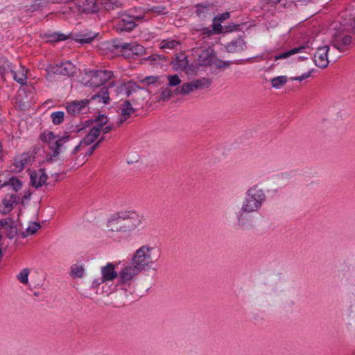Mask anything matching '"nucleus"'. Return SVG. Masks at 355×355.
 <instances>
[{
  "label": "nucleus",
  "instance_id": "1",
  "mask_svg": "<svg viewBox=\"0 0 355 355\" xmlns=\"http://www.w3.org/2000/svg\"><path fill=\"white\" fill-rule=\"evenodd\" d=\"M143 216L133 210L119 211L112 215L106 223L107 231L111 234L130 233L141 225Z\"/></svg>",
  "mask_w": 355,
  "mask_h": 355
},
{
  "label": "nucleus",
  "instance_id": "2",
  "mask_svg": "<svg viewBox=\"0 0 355 355\" xmlns=\"http://www.w3.org/2000/svg\"><path fill=\"white\" fill-rule=\"evenodd\" d=\"M266 200L264 191L257 186L250 187L246 192L241 207L245 211L256 212Z\"/></svg>",
  "mask_w": 355,
  "mask_h": 355
},
{
  "label": "nucleus",
  "instance_id": "3",
  "mask_svg": "<svg viewBox=\"0 0 355 355\" xmlns=\"http://www.w3.org/2000/svg\"><path fill=\"white\" fill-rule=\"evenodd\" d=\"M155 251L154 248L148 245H144L135 251L131 261L133 264L143 271L146 267L151 266L158 259V256Z\"/></svg>",
  "mask_w": 355,
  "mask_h": 355
},
{
  "label": "nucleus",
  "instance_id": "4",
  "mask_svg": "<svg viewBox=\"0 0 355 355\" xmlns=\"http://www.w3.org/2000/svg\"><path fill=\"white\" fill-rule=\"evenodd\" d=\"M48 81L54 80L55 76H71L76 72V67L69 61L56 64H49L45 69Z\"/></svg>",
  "mask_w": 355,
  "mask_h": 355
},
{
  "label": "nucleus",
  "instance_id": "5",
  "mask_svg": "<svg viewBox=\"0 0 355 355\" xmlns=\"http://www.w3.org/2000/svg\"><path fill=\"white\" fill-rule=\"evenodd\" d=\"M112 76V71L108 70L89 71L85 72L83 79L86 80V86L98 87L108 81Z\"/></svg>",
  "mask_w": 355,
  "mask_h": 355
},
{
  "label": "nucleus",
  "instance_id": "6",
  "mask_svg": "<svg viewBox=\"0 0 355 355\" xmlns=\"http://www.w3.org/2000/svg\"><path fill=\"white\" fill-rule=\"evenodd\" d=\"M114 46L116 49H121L122 51V55L125 58H131L134 55L141 56L143 55L145 52V48L137 43H127V42H114Z\"/></svg>",
  "mask_w": 355,
  "mask_h": 355
},
{
  "label": "nucleus",
  "instance_id": "7",
  "mask_svg": "<svg viewBox=\"0 0 355 355\" xmlns=\"http://www.w3.org/2000/svg\"><path fill=\"white\" fill-rule=\"evenodd\" d=\"M142 272L139 267L131 261L125 264L119 272V282L120 284H130L136 276Z\"/></svg>",
  "mask_w": 355,
  "mask_h": 355
},
{
  "label": "nucleus",
  "instance_id": "8",
  "mask_svg": "<svg viewBox=\"0 0 355 355\" xmlns=\"http://www.w3.org/2000/svg\"><path fill=\"white\" fill-rule=\"evenodd\" d=\"M352 36L347 30L336 31L333 35L331 40V45L340 51H343L351 44Z\"/></svg>",
  "mask_w": 355,
  "mask_h": 355
},
{
  "label": "nucleus",
  "instance_id": "9",
  "mask_svg": "<svg viewBox=\"0 0 355 355\" xmlns=\"http://www.w3.org/2000/svg\"><path fill=\"white\" fill-rule=\"evenodd\" d=\"M329 51V45H324L317 48L314 53L313 61L315 64L320 68L325 69L329 63L328 53Z\"/></svg>",
  "mask_w": 355,
  "mask_h": 355
},
{
  "label": "nucleus",
  "instance_id": "10",
  "mask_svg": "<svg viewBox=\"0 0 355 355\" xmlns=\"http://www.w3.org/2000/svg\"><path fill=\"white\" fill-rule=\"evenodd\" d=\"M211 81L206 78H201L199 79L193 80L191 82L183 84L182 85L181 92L184 93V94H189L193 91L208 87Z\"/></svg>",
  "mask_w": 355,
  "mask_h": 355
},
{
  "label": "nucleus",
  "instance_id": "11",
  "mask_svg": "<svg viewBox=\"0 0 355 355\" xmlns=\"http://www.w3.org/2000/svg\"><path fill=\"white\" fill-rule=\"evenodd\" d=\"M144 17V14H139L138 15H134L133 14L128 15H123L119 24L121 26V30L127 32L131 31L136 26V24L134 21V20H140L142 19Z\"/></svg>",
  "mask_w": 355,
  "mask_h": 355
},
{
  "label": "nucleus",
  "instance_id": "12",
  "mask_svg": "<svg viewBox=\"0 0 355 355\" xmlns=\"http://www.w3.org/2000/svg\"><path fill=\"white\" fill-rule=\"evenodd\" d=\"M0 231H3L10 239H13L17 233V227L11 218L0 220Z\"/></svg>",
  "mask_w": 355,
  "mask_h": 355
},
{
  "label": "nucleus",
  "instance_id": "13",
  "mask_svg": "<svg viewBox=\"0 0 355 355\" xmlns=\"http://www.w3.org/2000/svg\"><path fill=\"white\" fill-rule=\"evenodd\" d=\"M30 176L31 184L36 189L42 187L46 184L47 180V175L44 168L31 172Z\"/></svg>",
  "mask_w": 355,
  "mask_h": 355
},
{
  "label": "nucleus",
  "instance_id": "14",
  "mask_svg": "<svg viewBox=\"0 0 355 355\" xmlns=\"http://www.w3.org/2000/svg\"><path fill=\"white\" fill-rule=\"evenodd\" d=\"M19 200V197L17 194L6 195L0 205V211L3 214L9 213L12 209L13 205L18 204Z\"/></svg>",
  "mask_w": 355,
  "mask_h": 355
},
{
  "label": "nucleus",
  "instance_id": "15",
  "mask_svg": "<svg viewBox=\"0 0 355 355\" xmlns=\"http://www.w3.org/2000/svg\"><path fill=\"white\" fill-rule=\"evenodd\" d=\"M89 100L74 101L67 106L68 113L72 115H77L82 112L88 105Z\"/></svg>",
  "mask_w": 355,
  "mask_h": 355
},
{
  "label": "nucleus",
  "instance_id": "16",
  "mask_svg": "<svg viewBox=\"0 0 355 355\" xmlns=\"http://www.w3.org/2000/svg\"><path fill=\"white\" fill-rule=\"evenodd\" d=\"M115 266L111 263L101 267V276L105 282H110L119 277V273L116 271Z\"/></svg>",
  "mask_w": 355,
  "mask_h": 355
},
{
  "label": "nucleus",
  "instance_id": "17",
  "mask_svg": "<svg viewBox=\"0 0 355 355\" xmlns=\"http://www.w3.org/2000/svg\"><path fill=\"white\" fill-rule=\"evenodd\" d=\"M119 109L121 110L119 116L120 124L125 122L136 111L129 101H125L121 103Z\"/></svg>",
  "mask_w": 355,
  "mask_h": 355
},
{
  "label": "nucleus",
  "instance_id": "18",
  "mask_svg": "<svg viewBox=\"0 0 355 355\" xmlns=\"http://www.w3.org/2000/svg\"><path fill=\"white\" fill-rule=\"evenodd\" d=\"M214 58V50L208 48L201 51L198 55V64L202 66H209L212 64Z\"/></svg>",
  "mask_w": 355,
  "mask_h": 355
},
{
  "label": "nucleus",
  "instance_id": "19",
  "mask_svg": "<svg viewBox=\"0 0 355 355\" xmlns=\"http://www.w3.org/2000/svg\"><path fill=\"white\" fill-rule=\"evenodd\" d=\"M32 161H33V157L29 153H24L18 155L14 159L15 170L18 172L21 171L24 168L25 166Z\"/></svg>",
  "mask_w": 355,
  "mask_h": 355
},
{
  "label": "nucleus",
  "instance_id": "20",
  "mask_svg": "<svg viewBox=\"0 0 355 355\" xmlns=\"http://www.w3.org/2000/svg\"><path fill=\"white\" fill-rule=\"evenodd\" d=\"M252 211H245L241 207L237 214L238 225L242 227H249L252 225V218L250 215Z\"/></svg>",
  "mask_w": 355,
  "mask_h": 355
},
{
  "label": "nucleus",
  "instance_id": "21",
  "mask_svg": "<svg viewBox=\"0 0 355 355\" xmlns=\"http://www.w3.org/2000/svg\"><path fill=\"white\" fill-rule=\"evenodd\" d=\"M225 48L229 53H237L245 50L247 46L243 39L238 37L229 42Z\"/></svg>",
  "mask_w": 355,
  "mask_h": 355
},
{
  "label": "nucleus",
  "instance_id": "22",
  "mask_svg": "<svg viewBox=\"0 0 355 355\" xmlns=\"http://www.w3.org/2000/svg\"><path fill=\"white\" fill-rule=\"evenodd\" d=\"M70 140V136L67 132L64 133L63 136H60L57 141L58 146L54 147L52 150V157H57L63 149H66L68 147L67 144Z\"/></svg>",
  "mask_w": 355,
  "mask_h": 355
},
{
  "label": "nucleus",
  "instance_id": "23",
  "mask_svg": "<svg viewBox=\"0 0 355 355\" xmlns=\"http://www.w3.org/2000/svg\"><path fill=\"white\" fill-rule=\"evenodd\" d=\"M26 70L21 65H20L19 69L17 71L14 69L13 67H12V70H10L13 79L21 85L26 83Z\"/></svg>",
  "mask_w": 355,
  "mask_h": 355
},
{
  "label": "nucleus",
  "instance_id": "24",
  "mask_svg": "<svg viewBox=\"0 0 355 355\" xmlns=\"http://www.w3.org/2000/svg\"><path fill=\"white\" fill-rule=\"evenodd\" d=\"M60 136L55 135L53 132H44L42 135V140L49 144V148L53 150L54 147L58 146L57 141Z\"/></svg>",
  "mask_w": 355,
  "mask_h": 355
},
{
  "label": "nucleus",
  "instance_id": "25",
  "mask_svg": "<svg viewBox=\"0 0 355 355\" xmlns=\"http://www.w3.org/2000/svg\"><path fill=\"white\" fill-rule=\"evenodd\" d=\"M97 35L96 33H91V32H87V33H76L74 35V40L79 43H85L89 44L92 42V40L96 37Z\"/></svg>",
  "mask_w": 355,
  "mask_h": 355
},
{
  "label": "nucleus",
  "instance_id": "26",
  "mask_svg": "<svg viewBox=\"0 0 355 355\" xmlns=\"http://www.w3.org/2000/svg\"><path fill=\"white\" fill-rule=\"evenodd\" d=\"M139 89V87L136 83L131 82L121 86V92H123L127 97L137 92Z\"/></svg>",
  "mask_w": 355,
  "mask_h": 355
},
{
  "label": "nucleus",
  "instance_id": "27",
  "mask_svg": "<svg viewBox=\"0 0 355 355\" xmlns=\"http://www.w3.org/2000/svg\"><path fill=\"white\" fill-rule=\"evenodd\" d=\"M98 137V130L91 129L89 133L81 140V144H83L84 146H87L93 144Z\"/></svg>",
  "mask_w": 355,
  "mask_h": 355
},
{
  "label": "nucleus",
  "instance_id": "28",
  "mask_svg": "<svg viewBox=\"0 0 355 355\" xmlns=\"http://www.w3.org/2000/svg\"><path fill=\"white\" fill-rule=\"evenodd\" d=\"M7 186H10L14 191H18L21 189L22 182L18 178H12L8 182L0 183V189Z\"/></svg>",
  "mask_w": 355,
  "mask_h": 355
},
{
  "label": "nucleus",
  "instance_id": "29",
  "mask_svg": "<svg viewBox=\"0 0 355 355\" xmlns=\"http://www.w3.org/2000/svg\"><path fill=\"white\" fill-rule=\"evenodd\" d=\"M306 46H301L300 47L293 48L286 52L279 54L275 56V60L279 59H286L293 55H295L298 53L304 52V50L306 49Z\"/></svg>",
  "mask_w": 355,
  "mask_h": 355
},
{
  "label": "nucleus",
  "instance_id": "30",
  "mask_svg": "<svg viewBox=\"0 0 355 355\" xmlns=\"http://www.w3.org/2000/svg\"><path fill=\"white\" fill-rule=\"evenodd\" d=\"M145 60L149 61L150 64L155 67L162 66V64L166 61L164 56L157 54H153L146 58Z\"/></svg>",
  "mask_w": 355,
  "mask_h": 355
},
{
  "label": "nucleus",
  "instance_id": "31",
  "mask_svg": "<svg viewBox=\"0 0 355 355\" xmlns=\"http://www.w3.org/2000/svg\"><path fill=\"white\" fill-rule=\"evenodd\" d=\"M187 64V58L184 55L177 57L176 60L172 62L173 67L176 70H184Z\"/></svg>",
  "mask_w": 355,
  "mask_h": 355
},
{
  "label": "nucleus",
  "instance_id": "32",
  "mask_svg": "<svg viewBox=\"0 0 355 355\" xmlns=\"http://www.w3.org/2000/svg\"><path fill=\"white\" fill-rule=\"evenodd\" d=\"M40 223L35 222L31 223L26 230L21 233V237L25 238L28 235L34 234L40 228Z\"/></svg>",
  "mask_w": 355,
  "mask_h": 355
},
{
  "label": "nucleus",
  "instance_id": "33",
  "mask_svg": "<svg viewBox=\"0 0 355 355\" xmlns=\"http://www.w3.org/2000/svg\"><path fill=\"white\" fill-rule=\"evenodd\" d=\"M12 64L4 58H0V76H3L6 73L10 72Z\"/></svg>",
  "mask_w": 355,
  "mask_h": 355
},
{
  "label": "nucleus",
  "instance_id": "34",
  "mask_svg": "<svg viewBox=\"0 0 355 355\" xmlns=\"http://www.w3.org/2000/svg\"><path fill=\"white\" fill-rule=\"evenodd\" d=\"M71 274L76 278H82L85 275V269L82 265L74 264L71 268Z\"/></svg>",
  "mask_w": 355,
  "mask_h": 355
},
{
  "label": "nucleus",
  "instance_id": "35",
  "mask_svg": "<svg viewBox=\"0 0 355 355\" xmlns=\"http://www.w3.org/2000/svg\"><path fill=\"white\" fill-rule=\"evenodd\" d=\"M45 38L47 39V42H55L64 40L67 38V37L62 33H53L45 34Z\"/></svg>",
  "mask_w": 355,
  "mask_h": 355
},
{
  "label": "nucleus",
  "instance_id": "36",
  "mask_svg": "<svg viewBox=\"0 0 355 355\" xmlns=\"http://www.w3.org/2000/svg\"><path fill=\"white\" fill-rule=\"evenodd\" d=\"M96 98H101L104 104H107L110 102V97L108 95V90L106 87H103L101 89V94H97L94 95L92 97V100H95Z\"/></svg>",
  "mask_w": 355,
  "mask_h": 355
},
{
  "label": "nucleus",
  "instance_id": "37",
  "mask_svg": "<svg viewBox=\"0 0 355 355\" xmlns=\"http://www.w3.org/2000/svg\"><path fill=\"white\" fill-rule=\"evenodd\" d=\"M144 13H147V12H155L158 15H166L167 13L166 12V8L164 6H153L152 8H144Z\"/></svg>",
  "mask_w": 355,
  "mask_h": 355
},
{
  "label": "nucleus",
  "instance_id": "38",
  "mask_svg": "<svg viewBox=\"0 0 355 355\" xmlns=\"http://www.w3.org/2000/svg\"><path fill=\"white\" fill-rule=\"evenodd\" d=\"M287 80H288V78L285 76H277V77L273 78L271 80V84L273 87L279 88L286 83Z\"/></svg>",
  "mask_w": 355,
  "mask_h": 355
},
{
  "label": "nucleus",
  "instance_id": "39",
  "mask_svg": "<svg viewBox=\"0 0 355 355\" xmlns=\"http://www.w3.org/2000/svg\"><path fill=\"white\" fill-rule=\"evenodd\" d=\"M30 270L28 268H24L17 275V279L24 284H27L28 282V275Z\"/></svg>",
  "mask_w": 355,
  "mask_h": 355
},
{
  "label": "nucleus",
  "instance_id": "40",
  "mask_svg": "<svg viewBox=\"0 0 355 355\" xmlns=\"http://www.w3.org/2000/svg\"><path fill=\"white\" fill-rule=\"evenodd\" d=\"M179 44V42L175 40H163L161 43V49H173Z\"/></svg>",
  "mask_w": 355,
  "mask_h": 355
},
{
  "label": "nucleus",
  "instance_id": "41",
  "mask_svg": "<svg viewBox=\"0 0 355 355\" xmlns=\"http://www.w3.org/2000/svg\"><path fill=\"white\" fill-rule=\"evenodd\" d=\"M64 113L61 111L55 112L51 114L52 121L55 125H59L64 121Z\"/></svg>",
  "mask_w": 355,
  "mask_h": 355
},
{
  "label": "nucleus",
  "instance_id": "42",
  "mask_svg": "<svg viewBox=\"0 0 355 355\" xmlns=\"http://www.w3.org/2000/svg\"><path fill=\"white\" fill-rule=\"evenodd\" d=\"M105 8L107 10H113L115 8H118L121 6V3L117 0H108L105 2Z\"/></svg>",
  "mask_w": 355,
  "mask_h": 355
},
{
  "label": "nucleus",
  "instance_id": "43",
  "mask_svg": "<svg viewBox=\"0 0 355 355\" xmlns=\"http://www.w3.org/2000/svg\"><path fill=\"white\" fill-rule=\"evenodd\" d=\"M167 79L168 80V85L171 87H175L181 83V80L178 75L168 76Z\"/></svg>",
  "mask_w": 355,
  "mask_h": 355
},
{
  "label": "nucleus",
  "instance_id": "44",
  "mask_svg": "<svg viewBox=\"0 0 355 355\" xmlns=\"http://www.w3.org/2000/svg\"><path fill=\"white\" fill-rule=\"evenodd\" d=\"M313 71H314V69H313L310 70L309 71H308L307 73H303L302 76H297V77H292V78H291V80L302 81L303 80H305V79L309 78L311 76V73Z\"/></svg>",
  "mask_w": 355,
  "mask_h": 355
},
{
  "label": "nucleus",
  "instance_id": "45",
  "mask_svg": "<svg viewBox=\"0 0 355 355\" xmlns=\"http://www.w3.org/2000/svg\"><path fill=\"white\" fill-rule=\"evenodd\" d=\"M196 8V14L198 16H201V15L207 13L209 10V6L198 5Z\"/></svg>",
  "mask_w": 355,
  "mask_h": 355
},
{
  "label": "nucleus",
  "instance_id": "46",
  "mask_svg": "<svg viewBox=\"0 0 355 355\" xmlns=\"http://www.w3.org/2000/svg\"><path fill=\"white\" fill-rule=\"evenodd\" d=\"M230 14L229 12H226L222 14H220L217 16H216L214 19L215 21H218V22H222L228 18H230Z\"/></svg>",
  "mask_w": 355,
  "mask_h": 355
},
{
  "label": "nucleus",
  "instance_id": "47",
  "mask_svg": "<svg viewBox=\"0 0 355 355\" xmlns=\"http://www.w3.org/2000/svg\"><path fill=\"white\" fill-rule=\"evenodd\" d=\"M104 282H106L105 281V279H103V277H98V278H96L94 279V281L92 282V286L94 288H96L98 287L99 285H101V284L104 283Z\"/></svg>",
  "mask_w": 355,
  "mask_h": 355
},
{
  "label": "nucleus",
  "instance_id": "48",
  "mask_svg": "<svg viewBox=\"0 0 355 355\" xmlns=\"http://www.w3.org/2000/svg\"><path fill=\"white\" fill-rule=\"evenodd\" d=\"M172 96V92L168 89V88H165L162 90V94H161V98L162 100L168 98Z\"/></svg>",
  "mask_w": 355,
  "mask_h": 355
},
{
  "label": "nucleus",
  "instance_id": "49",
  "mask_svg": "<svg viewBox=\"0 0 355 355\" xmlns=\"http://www.w3.org/2000/svg\"><path fill=\"white\" fill-rule=\"evenodd\" d=\"M220 23V22L215 21V19H214L213 31L218 33H221L223 29V27Z\"/></svg>",
  "mask_w": 355,
  "mask_h": 355
},
{
  "label": "nucleus",
  "instance_id": "50",
  "mask_svg": "<svg viewBox=\"0 0 355 355\" xmlns=\"http://www.w3.org/2000/svg\"><path fill=\"white\" fill-rule=\"evenodd\" d=\"M96 122L101 123V125H106L108 123L107 116L104 114H100L96 119Z\"/></svg>",
  "mask_w": 355,
  "mask_h": 355
},
{
  "label": "nucleus",
  "instance_id": "51",
  "mask_svg": "<svg viewBox=\"0 0 355 355\" xmlns=\"http://www.w3.org/2000/svg\"><path fill=\"white\" fill-rule=\"evenodd\" d=\"M157 81V78L155 76H148L142 80L143 83H146L147 85L155 83Z\"/></svg>",
  "mask_w": 355,
  "mask_h": 355
},
{
  "label": "nucleus",
  "instance_id": "52",
  "mask_svg": "<svg viewBox=\"0 0 355 355\" xmlns=\"http://www.w3.org/2000/svg\"><path fill=\"white\" fill-rule=\"evenodd\" d=\"M217 68H222V67H228L231 64L230 62H225L222 60H218L215 63Z\"/></svg>",
  "mask_w": 355,
  "mask_h": 355
},
{
  "label": "nucleus",
  "instance_id": "53",
  "mask_svg": "<svg viewBox=\"0 0 355 355\" xmlns=\"http://www.w3.org/2000/svg\"><path fill=\"white\" fill-rule=\"evenodd\" d=\"M99 146L98 143H96L91 146L86 153V156H90L93 154L94 150Z\"/></svg>",
  "mask_w": 355,
  "mask_h": 355
},
{
  "label": "nucleus",
  "instance_id": "54",
  "mask_svg": "<svg viewBox=\"0 0 355 355\" xmlns=\"http://www.w3.org/2000/svg\"><path fill=\"white\" fill-rule=\"evenodd\" d=\"M105 125H101V123L97 122L96 125L94 126L92 129L98 130V135L99 136L101 132L102 131Z\"/></svg>",
  "mask_w": 355,
  "mask_h": 355
},
{
  "label": "nucleus",
  "instance_id": "55",
  "mask_svg": "<svg viewBox=\"0 0 355 355\" xmlns=\"http://www.w3.org/2000/svg\"><path fill=\"white\" fill-rule=\"evenodd\" d=\"M83 144H81V141H80V143L76 146H75V148H73V151H72V154L74 155L76 153H77L82 147H83Z\"/></svg>",
  "mask_w": 355,
  "mask_h": 355
},
{
  "label": "nucleus",
  "instance_id": "56",
  "mask_svg": "<svg viewBox=\"0 0 355 355\" xmlns=\"http://www.w3.org/2000/svg\"><path fill=\"white\" fill-rule=\"evenodd\" d=\"M112 129H113V125H107V126L104 125V127H103V128L102 130V132H103L104 134H106V133L110 132Z\"/></svg>",
  "mask_w": 355,
  "mask_h": 355
},
{
  "label": "nucleus",
  "instance_id": "57",
  "mask_svg": "<svg viewBox=\"0 0 355 355\" xmlns=\"http://www.w3.org/2000/svg\"><path fill=\"white\" fill-rule=\"evenodd\" d=\"M351 33H355V19H353L350 23Z\"/></svg>",
  "mask_w": 355,
  "mask_h": 355
},
{
  "label": "nucleus",
  "instance_id": "58",
  "mask_svg": "<svg viewBox=\"0 0 355 355\" xmlns=\"http://www.w3.org/2000/svg\"><path fill=\"white\" fill-rule=\"evenodd\" d=\"M31 196V193L29 191H26L23 196V200L30 198Z\"/></svg>",
  "mask_w": 355,
  "mask_h": 355
},
{
  "label": "nucleus",
  "instance_id": "59",
  "mask_svg": "<svg viewBox=\"0 0 355 355\" xmlns=\"http://www.w3.org/2000/svg\"><path fill=\"white\" fill-rule=\"evenodd\" d=\"M181 91H182V87L180 88L175 89V93L176 94H184V93H182Z\"/></svg>",
  "mask_w": 355,
  "mask_h": 355
},
{
  "label": "nucleus",
  "instance_id": "60",
  "mask_svg": "<svg viewBox=\"0 0 355 355\" xmlns=\"http://www.w3.org/2000/svg\"><path fill=\"white\" fill-rule=\"evenodd\" d=\"M105 139L104 137H102L96 143H98V145Z\"/></svg>",
  "mask_w": 355,
  "mask_h": 355
},
{
  "label": "nucleus",
  "instance_id": "61",
  "mask_svg": "<svg viewBox=\"0 0 355 355\" xmlns=\"http://www.w3.org/2000/svg\"><path fill=\"white\" fill-rule=\"evenodd\" d=\"M299 59L301 60H304L307 59V57H306V56H300V57H299Z\"/></svg>",
  "mask_w": 355,
  "mask_h": 355
},
{
  "label": "nucleus",
  "instance_id": "62",
  "mask_svg": "<svg viewBox=\"0 0 355 355\" xmlns=\"http://www.w3.org/2000/svg\"><path fill=\"white\" fill-rule=\"evenodd\" d=\"M137 11H138L137 8H135V9L130 10V12H132V13L137 12Z\"/></svg>",
  "mask_w": 355,
  "mask_h": 355
},
{
  "label": "nucleus",
  "instance_id": "63",
  "mask_svg": "<svg viewBox=\"0 0 355 355\" xmlns=\"http://www.w3.org/2000/svg\"><path fill=\"white\" fill-rule=\"evenodd\" d=\"M1 182H2L1 180H0V183H1Z\"/></svg>",
  "mask_w": 355,
  "mask_h": 355
}]
</instances>
